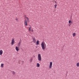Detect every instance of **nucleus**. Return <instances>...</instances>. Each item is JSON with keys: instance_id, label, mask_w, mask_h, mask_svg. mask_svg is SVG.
Returning <instances> with one entry per match:
<instances>
[{"instance_id": "1", "label": "nucleus", "mask_w": 79, "mask_h": 79, "mask_svg": "<svg viewBox=\"0 0 79 79\" xmlns=\"http://www.w3.org/2000/svg\"><path fill=\"white\" fill-rule=\"evenodd\" d=\"M41 47H42V50H45V48H46V44L44 42V41H43L41 44Z\"/></svg>"}, {"instance_id": "2", "label": "nucleus", "mask_w": 79, "mask_h": 79, "mask_svg": "<svg viewBox=\"0 0 79 79\" xmlns=\"http://www.w3.org/2000/svg\"><path fill=\"white\" fill-rule=\"evenodd\" d=\"M26 18L27 19H26L24 21V25L26 26H28L27 23H29V18L27 17H26Z\"/></svg>"}, {"instance_id": "3", "label": "nucleus", "mask_w": 79, "mask_h": 79, "mask_svg": "<svg viewBox=\"0 0 79 79\" xmlns=\"http://www.w3.org/2000/svg\"><path fill=\"white\" fill-rule=\"evenodd\" d=\"M38 61H41V60H42V57H41V55L40 54H38Z\"/></svg>"}, {"instance_id": "4", "label": "nucleus", "mask_w": 79, "mask_h": 79, "mask_svg": "<svg viewBox=\"0 0 79 79\" xmlns=\"http://www.w3.org/2000/svg\"><path fill=\"white\" fill-rule=\"evenodd\" d=\"M32 42H33V43H34V44H35L36 43V39L35 38V37H32Z\"/></svg>"}, {"instance_id": "5", "label": "nucleus", "mask_w": 79, "mask_h": 79, "mask_svg": "<svg viewBox=\"0 0 79 79\" xmlns=\"http://www.w3.org/2000/svg\"><path fill=\"white\" fill-rule=\"evenodd\" d=\"M15 44V39H12L11 42V45H13Z\"/></svg>"}, {"instance_id": "6", "label": "nucleus", "mask_w": 79, "mask_h": 79, "mask_svg": "<svg viewBox=\"0 0 79 79\" xmlns=\"http://www.w3.org/2000/svg\"><path fill=\"white\" fill-rule=\"evenodd\" d=\"M52 64H53L52 62H50V65L49 66V68L50 69H51V68H52Z\"/></svg>"}, {"instance_id": "7", "label": "nucleus", "mask_w": 79, "mask_h": 79, "mask_svg": "<svg viewBox=\"0 0 79 79\" xmlns=\"http://www.w3.org/2000/svg\"><path fill=\"white\" fill-rule=\"evenodd\" d=\"M15 50L17 52H18L19 50V47L18 46L15 47Z\"/></svg>"}, {"instance_id": "8", "label": "nucleus", "mask_w": 79, "mask_h": 79, "mask_svg": "<svg viewBox=\"0 0 79 79\" xmlns=\"http://www.w3.org/2000/svg\"><path fill=\"white\" fill-rule=\"evenodd\" d=\"M36 43H35V44L36 45H39V42L40 41H39V40H37L36 42Z\"/></svg>"}, {"instance_id": "9", "label": "nucleus", "mask_w": 79, "mask_h": 79, "mask_svg": "<svg viewBox=\"0 0 79 79\" xmlns=\"http://www.w3.org/2000/svg\"><path fill=\"white\" fill-rule=\"evenodd\" d=\"M3 54V50H0V55L2 56Z\"/></svg>"}, {"instance_id": "10", "label": "nucleus", "mask_w": 79, "mask_h": 79, "mask_svg": "<svg viewBox=\"0 0 79 79\" xmlns=\"http://www.w3.org/2000/svg\"><path fill=\"white\" fill-rule=\"evenodd\" d=\"M72 35L73 36V37H75V36H76V33L74 32V33H73V35Z\"/></svg>"}, {"instance_id": "11", "label": "nucleus", "mask_w": 79, "mask_h": 79, "mask_svg": "<svg viewBox=\"0 0 79 79\" xmlns=\"http://www.w3.org/2000/svg\"><path fill=\"white\" fill-rule=\"evenodd\" d=\"M36 67L37 68H39L40 67V64L39 63H37L36 64Z\"/></svg>"}, {"instance_id": "12", "label": "nucleus", "mask_w": 79, "mask_h": 79, "mask_svg": "<svg viewBox=\"0 0 79 79\" xmlns=\"http://www.w3.org/2000/svg\"><path fill=\"white\" fill-rule=\"evenodd\" d=\"M11 73H12V74H13V75H15V74H16V73L14 71H11Z\"/></svg>"}, {"instance_id": "13", "label": "nucleus", "mask_w": 79, "mask_h": 79, "mask_svg": "<svg viewBox=\"0 0 79 79\" xmlns=\"http://www.w3.org/2000/svg\"><path fill=\"white\" fill-rule=\"evenodd\" d=\"M76 65L77 67H79V62L77 63Z\"/></svg>"}, {"instance_id": "14", "label": "nucleus", "mask_w": 79, "mask_h": 79, "mask_svg": "<svg viewBox=\"0 0 79 79\" xmlns=\"http://www.w3.org/2000/svg\"><path fill=\"white\" fill-rule=\"evenodd\" d=\"M3 66H4V64H1V67L2 68H3Z\"/></svg>"}, {"instance_id": "15", "label": "nucleus", "mask_w": 79, "mask_h": 79, "mask_svg": "<svg viewBox=\"0 0 79 79\" xmlns=\"http://www.w3.org/2000/svg\"><path fill=\"white\" fill-rule=\"evenodd\" d=\"M31 29H32V28H31V27H29V29H28V31H31Z\"/></svg>"}, {"instance_id": "16", "label": "nucleus", "mask_w": 79, "mask_h": 79, "mask_svg": "<svg viewBox=\"0 0 79 79\" xmlns=\"http://www.w3.org/2000/svg\"><path fill=\"white\" fill-rule=\"evenodd\" d=\"M30 63H31L32 61V58H31L30 60Z\"/></svg>"}, {"instance_id": "17", "label": "nucleus", "mask_w": 79, "mask_h": 79, "mask_svg": "<svg viewBox=\"0 0 79 79\" xmlns=\"http://www.w3.org/2000/svg\"><path fill=\"white\" fill-rule=\"evenodd\" d=\"M16 21H19V19L18 18H16L15 19Z\"/></svg>"}, {"instance_id": "18", "label": "nucleus", "mask_w": 79, "mask_h": 79, "mask_svg": "<svg viewBox=\"0 0 79 79\" xmlns=\"http://www.w3.org/2000/svg\"><path fill=\"white\" fill-rule=\"evenodd\" d=\"M69 24H71L72 23V22H71V20H69Z\"/></svg>"}, {"instance_id": "19", "label": "nucleus", "mask_w": 79, "mask_h": 79, "mask_svg": "<svg viewBox=\"0 0 79 79\" xmlns=\"http://www.w3.org/2000/svg\"><path fill=\"white\" fill-rule=\"evenodd\" d=\"M57 6V5L56 4H55V8H56V7Z\"/></svg>"}, {"instance_id": "20", "label": "nucleus", "mask_w": 79, "mask_h": 79, "mask_svg": "<svg viewBox=\"0 0 79 79\" xmlns=\"http://www.w3.org/2000/svg\"><path fill=\"white\" fill-rule=\"evenodd\" d=\"M20 45H21V42H19L18 44V45L19 46Z\"/></svg>"}, {"instance_id": "21", "label": "nucleus", "mask_w": 79, "mask_h": 79, "mask_svg": "<svg viewBox=\"0 0 79 79\" xmlns=\"http://www.w3.org/2000/svg\"><path fill=\"white\" fill-rule=\"evenodd\" d=\"M54 2L55 3H56V4H57V2H56V1H55Z\"/></svg>"}, {"instance_id": "22", "label": "nucleus", "mask_w": 79, "mask_h": 79, "mask_svg": "<svg viewBox=\"0 0 79 79\" xmlns=\"http://www.w3.org/2000/svg\"><path fill=\"white\" fill-rule=\"evenodd\" d=\"M31 32H34V30H33V29L32 30Z\"/></svg>"}, {"instance_id": "23", "label": "nucleus", "mask_w": 79, "mask_h": 79, "mask_svg": "<svg viewBox=\"0 0 79 79\" xmlns=\"http://www.w3.org/2000/svg\"><path fill=\"white\" fill-rule=\"evenodd\" d=\"M71 24L69 23V26H71Z\"/></svg>"}]
</instances>
